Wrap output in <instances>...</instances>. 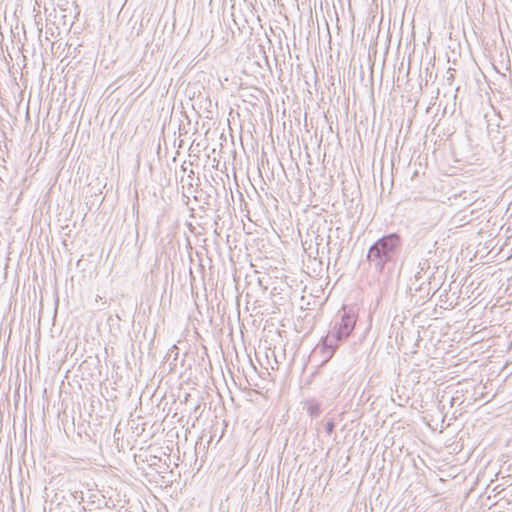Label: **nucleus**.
<instances>
[{"label":"nucleus","mask_w":512,"mask_h":512,"mask_svg":"<svg viewBox=\"0 0 512 512\" xmlns=\"http://www.w3.org/2000/svg\"><path fill=\"white\" fill-rule=\"evenodd\" d=\"M357 316L352 310L343 308L331 321L327 335L322 339L321 351L329 360L339 347L353 332Z\"/></svg>","instance_id":"f257e3e1"},{"label":"nucleus","mask_w":512,"mask_h":512,"mask_svg":"<svg viewBox=\"0 0 512 512\" xmlns=\"http://www.w3.org/2000/svg\"><path fill=\"white\" fill-rule=\"evenodd\" d=\"M402 247V238L398 233H390L372 244L367 253V260L376 272L382 273L386 265H394Z\"/></svg>","instance_id":"f03ea898"},{"label":"nucleus","mask_w":512,"mask_h":512,"mask_svg":"<svg viewBox=\"0 0 512 512\" xmlns=\"http://www.w3.org/2000/svg\"><path fill=\"white\" fill-rule=\"evenodd\" d=\"M391 399L394 403L398 404L399 406H404L408 400L409 396H403L400 393V387L396 386L394 394H392Z\"/></svg>","instance_id":"7ed1b4c3"},{"label":"nucleus","mask_w":512,"mask_h":512,"mask_svg":"<svg viewBox=\"0 0 512 512\" xmlns=\"http://www.w3.org/2000/svg\"><path fill=\"white\" fill-rule=\"evenodd\" d=\"M430 269V262L426 259L422 260L418 264V271L415 274V279L418 281L421 279V274L426 273Z\"/></svg>","instance_id":"20e7f679"},{"label":"nucleus","mask_w":512,"mask_h":512,"mask_svg":"<svg viewBox=\"0 0 512 512\" xmlns=\"http://www.w3.org/2000/svg\"><path fill=\"white\" fill-rule=\"evenodd\" d=\"M307 411L311 416L317 417L321 413L320 405L317 402L311 401L308 403Z\"/></svg>","instance_id":"39448f33"},{"label":"nucleus","mask_w":512,"mask_h":512,"mask_svg":"<svg viewBox=\"0 0 512 512\" xmlns=\"http://www.w3.org/2000/svg\"><path fill=\"white\" fill-rule=\"evenodd\" d=\"M335 429V424L333 421H328L326 424H325V432L328 434V435H331L332 432L334 431Z\"/></svg>","instance_id":"423d86ee"}]
</instances>
